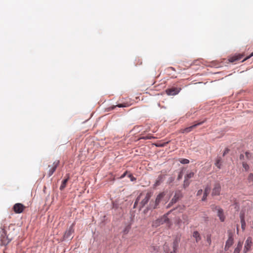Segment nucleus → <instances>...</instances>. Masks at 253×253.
<instances>
[{"label":"nucleus","mask_w":253,"mask_h":253,"mask_svg":"<svg viewBox=\"0 0 253 253\" xmlns=\"http://www.w3.org/2000/svg\"><path fill=\"white\" fill-rule=\"evenodd\" d=\"M168 214L169 212L153 221L152 224V226L156 228L161 225L163 224L164 223H166L167 226L169 228H170L172 225V223L170 221L168 217Z\"/></svg>","instance_id":"f257e3e1"},{"label":"nucleus","mask_w":253,"mask_h":253,"mask_svg":"<svg viewBox=\"0 0 253 253\" xmlns=\"http://www.w3.org/2000/svg\"><path fill=\"white\" fill-rule=\"evenodd\" d=\"M152 195V193L151 192H147L146 193L143 192L139 194L138 196H140V208H143L148 203Z\"/></svg>","instance_id":"f03ea898"},{"label":"nucleus","mask_w":253,"mask_h":253,"mask_svg":"<svg viewBox=\"0 0 253 253\" xmlns=\"http://www.w3.org/2000/svg\"><path fill=\"white\" fill-rule=\"evenodd\" d=\"M1 228V242L3 245H7L11 240V238L9 237V234H6V231L3 228Z\"/></svg>","instance_id":"7ed1b4c3"},{"label":"nucleus","mask_w":253,"mask_h":253,"mask_svg":"<svg viewBox=\"0 0 253 253\" xmlns=\"http://www.w3.org/2000/svg\"><path fill=\"white\" fill-rule=\"evenodd\" d=\"M178 246V241L176 239L172 243V250H170L168 244L164 245V250L165 253H176L175 251Z\"/></svg>","instance_id":"20e7f679"},{"label":"nucleus","mask_w":253,"mask_h":253,"mask_svg":"<svg viewBox=\"0 0 253 253\" xmlns=\"http://www.w3.org/2000/svg\"><path fill=\"white\" fill-rule=\"evenodd\" d=\"M206 120L205 119L204 121L198 122L190 126H189V127H186L184 128H181L180 130V132L182 133H187L188 132H190L191 131H192L193 129L196 128L198 126L203 124L204 122H206Z\"/></svg>","instance_id":"39448f33"},{"label":"nucleus","mask_w":253,"mask_h":253,"mask_svg":"<svg viewBox=\"0 0 253 253\" xmlns=\"http://www.w3.org/2000/svg\"><path fill=\"white\" fill-rule=\"evenodd\" d=\"M165 194L164 192L161 193L158 195L157 196L154 204L152 203V202L150 203V206L152 208L155 209L158 208V205L162 201V199L164 197Z\"/></svg>","instance_id":"423d86ee"},{"label":"nucleus","mask_w":253,"mask_h":253,"mask_svg":"<svg viewBox=\"0 0 253 253\" xmlns=\"http://www.w3.org/2000/svg\"><path fill=\"white\" fill-rule=\"evenodd\" d=\"M180 87H172L170 88H168L166 90V92L168 95H175L177 94L181 90Z\"/></svg>","instance_id":"0eeeda50"},{"label":"nucleus","mask_w":253,"mask_h":253,"mask_svg":"<svg viewBox=\"0 0 253 253\" xmlns=\"http://www.w3.org/2000/svg\"><path fill=\"white\" fill-rule=\"evenodd\" d=\"M59 163V161H55L51 165H49L48 168H49V169L48 172V177L51 176L54 172L55 171L56 168H57Z\"/></svg>","instance_id":"6e6552de"},{"label":"nucleus","mask_w":253,"mask_h":253,"mask_svg":"<svg viewBox=\"0 0 253 253\" xmlns=\"http://www.w3.org/2000/svg\"><path fill=\"white\" fill-rule=\"evenodd\" d=\"M25 208V206L23 204L21 203H16L14 205L13 210L15 213H20L23 211Z\"/></svg>","instance_id":"1a4fd4ad"},{"label":"nucleus","mask_w":253,"mask_h":253,"mask_svg":"<svg viewBox=\"0 0 253 253\" xmlns=\"http://www.w3.org/2000/svg\"><path fill=\"white\" fill-rule=\"evenodd\" d=\"M252 245V238L251 237H249L247 239L245 242L244 249L243 251L244 253H247L248 251H249L251 248Z\"/></svg>","instance_id":"9d476101"},{"label":"nucleus","mask_w":253,"mask_h":253,"mask_svg":"<svg viewBox=\"0 0 253 253\" xmlns=\"http://www.w3.org/2000/svg\"><path fill=\"white\" fill-rule=\"evenodd\" d=\"M234 243V238L233 235L231 233H229L228 235V239L226 242L224 250L225 251L228 250Z\"/></svg>","instance_id":"9b49d317"},{"label":"nucleus","mask_w":253,"mask_h":253,"mask_svg":"<svg viewBox=\"0 0 253 253\" xmlns=\"http://www.w3.org/2000/svg\"><path fill=\"white\" fill-rule=\"evenodd\" d=\"M221 190L220 184L219 183H216L214 185V187L212 191V195L218 196L220 194Z\"/></svg>","instance_id":"f8f14e48"},{"label":"nucleus","mask_w":253,"mask_h":253,"mask_svg":"<svg viewBox=\"0 0 253 253\" xmlns=\"http://www.w3.org/2000/svg\"><path fill=\"white\" fill-rule=\"evenodd\" d=\"M244 56V54H236L231 57H230L228 59L229 61L230 62H234L236 61H238L242 59V58Z\"/></svg>","instance_id":"ddd939ff"},{"label":"nucleus","mask_w":253,"mask_h":253,"mask_svg":"<svg viewBox=\"0 0 253 253\" xmlns=\"http://www.w3.org/2000/svg\"><path fill=\"white\" fill-rule=\"evenodd\" d=\"M73 224L65 232L64 235V238L65 239H68L70 238L72 234L74 233V229H73Z\"/></svg>","instance_id":"4468645a"},{"label":"nucleus","mask_w":253,"mask_h":253,"mask_svg":"<svg viewBox=\"0 0 253 253\" xmlns=\"http://www.w3.org/2000/svg\"><path fill=\"white\" fill-rule=\"evenodd\" d=\"M70 178L69 174L66 175V178L62 181L61 185L60 186V190H63L66 186L67 183Z\"/></svg>","instance_id":"2eb2a0df"},{"label":"nucleus","mask_w":253,"mask_h":253,"mask_svg":"<svg viewBox=\"0 0 253 253\" xmlns=\"http://www.w3.org/2000/svg\"><path fill=\"white\" fill-rule=\"evenodd\" d=\"M217 216L219 217L220 220L223 222L225 220V216L224 215L223 211L222 209H218L217 211Z\"/></svg>","instance_id":"dca6fc26"},{"label":"nucleus","mask_w":253,"mask_h":253,"mask_svg":"<svg viewBox=\"0 0 253 253\" xmlns=\"http://www.w3.org/2000/svg\"><path fill=\"white\" fill-rule=\"evenodd\" d=\"M243 242V241H239L236 247L234 249V251L233 253H240L241 249L242 248Z\"/></svg>","instance_id":"f3484780"},{"label":"nucleus","mask_w":253,"mask_h":253,"mask_svg":"<svg viewBox=\"0 0 253 253\" xmlns=\"http://www.w3.org/2000/svg\"><path fill=\"white\" fill-rule=\"evenodd\" d=\"M164 176L163 175H160L158 177V178L155 182V183L154 184V186H159L162 182V181L164 180Z\"/></svg>","instance_id":"a211bd4d"},{"label":"nucleus","mask_w":253,"mask_h":253,"mask_svg":"<svg viewBox=\"0 0 253 253\" xmlns=\"http://www.w3.org/2000/svg\"><path fill=\"white\" fill-rule=\"evenodd\" d=\"M247 183L249 186L253 185V173H250L247 178Z\"/></svg>","instance_id":"6ab92c4d"},{"label":"nucleus","mask_w":253,"mask_h":253,"mask_svg":"<svg viewBox=\"0 0 253 253\" xmlns=\"http://www.w3.org/2000/svg\"><path fill=\"white\" fill-rule=\"evenodd\" d=\"M240 219H241V228L242 230L244 231L246 228V222L244 219V215L243 214H240Z\"/></svg>","instance_id":"aec40b11"},{"label":"nucleus","mask_w":253,"mask_h":253,"mask_svg":"<svg viewBox=\"0 0 253 253\" xmlns=\"http://www.w3.org/2000/svg\"><path fill=\"white\" fill-rule=\"evenodd\" d=\"M193 237L195 239L196 242L197 243L199 242L201 239L199 233L197 231H195L193 232Z\"/></svg>","instance_id":"412c9836"},{"label":"nucleus","mask_w":253,"mask_h":253,"mask_svg":"<svg viewBox=\"0 0 253 253\" xmlns=\"http://www.w3.org/2000/svg\"><path fill=\"white\" fill-rule=\"evenodd\" d=\"M194 175V173L193 172H190L189 173H187L184 177L185 179H189L190 178L193 177Z\"/></svg>","instance_id":"4be33fe9"},{"label":"nucleus","mask_w":253,"mask_h":253,"mask_svg":"<svg viewBox=\"0 0 253 253\" xmlns=\"http://www.w3.org/2000/svg\"><path fill=\"white\" fill-rule=\"evenodd\" d=\"M128 106H129V105L127 104V103H122V104H119L118 105L114 106L112 107V108L114 109L117 106L118 107H128Z\"/></svg>","instance_id":"5701e85b"},{"label":"nucleus","mask_w":253,"mask_h":253,"mask_svg":"<svg viewBox=\"0 0 253 253\" xmlns=\"http://www.w3.org/2000/svg\"><path fill=\"white\" fill-rule=\"evenodd\" d=\"M190 183V182L188 179L184 178V183H183L184 188H185L187 187L189 185Z\"/></svg>","instance_id":"b1692460"},{"label":"nucleus","mask_w":253,"mask_h":253,"mask_svg":"<svg viewBox=\"0 0 253 253\" xmlns=\"http://www.w3.org/2000/svg\"><path fill=\"white\" fill-rule=\"evenodd\" d=\"M242 166L246 171H248L249 170V166L246 163L243 162Z\"/></svg>","instance_id":"393cba45"},{"label":"nucleus","mask_w":253,"mask_h":253,"mask_svg":"<svg viewBox=\"0 0 253 253\" xmlns=\"http://www.w3.org/2000/svg\"><path fill=\"white\" fill-rule=\"evenodd\" d=\"M211 209H212V210L213 211H218V209H220L221 208L215 205H212L211 206Z\"/></svg>","instance_id":"a878e982"},{"label":"nucleus","mask_w":253,"mask_h":253,"mask_svg":"<svg viewBox=\"0 0 253 253\" xmlns=\"http://www.w3.org/2000/svg\"><path fill=\"white\" fill-rule=\"evenodd\" d=\"M179 161L181 164H187L189 163V160L186 159H181Z\"/></svg>","instance_id":"bb28decb"},{"label":"nucleus","mask_w":253,"mask_h":253,"mask_svg":"<svg viewBox=\"0 0 253 253\" xmlns=\"http://www.w3.org/2000/svg\"><path fill=\"white\" fill-rule=\"evenodd\" d=\"M215 166L219 169L220 168V166H221V160L220 159H218L216 162H215Z\"/></svg>","instance_id":"cd10ccee"},{"label":"nucleus","mask_w":253,"mask_h":253,"mask_svg":"<svg viewBox=\"0 0 253 253\" xmlns=\"http://www.w3.org/2000/svg\"><path fill=\"white\" fill-rule=\"evenodd\" d=\"M140 200V196H138L134 202V206H133L134 208H135L136 207L138 203L139 202V201Z\"/></svg>","instance_id":"c85d7f7f"},{"label":"nucleus","mask_w":253,"mask_h":253,"mask_svg":"<svg viewBox=\"0 0 253 253\" xmlns=\"http://www.w3.org/2000/svg\"><path fill=\"white\" fill-rule=\"evenodd\" d=\"M210 190V188H209V187H207L205 189L204 194L208 195L209 194Z\"/></svg>","instance_id":"c756f323"},{"label":"nucleus","mask_w":253,"mask_h":253,"mask_svg":"<svg viewBox=\"0 0 253 253\" xmlns=\"http://www.w3.org/2000/svg\"><path fill=\"white\" fill-rule=\"evenodd\" d=\"M207 242L208 243L209 245L211 244V235H208L207 237Z\"/></svg>","instance_id":"7c9ffc66"},{"label":"nucleus","mask_w":253,"mask_h":253,"mask_svg":"<svg viewBox=\"0 0 253 253\" xmlns=\"http://www.w3.org/2000/svg\"><path fill=\"white\" fill-rule=\"evenodd\" d=\"M178 199V197H177L176 195L175 194L174 196V197L172 198L171 200V203H175Z\"/></svg>","instance_id":"2f4dec72"},{"label":"nucleus","mask_w":253,"mask_h":253,"mask_svg":"<svg viewBox=\"0 0 253 253\" xmlns=\"http://www.w3.org/2000/svg\"><path fill=\"white\" fill-rule=\"evenodd\" d=\"M245 156L247 159H250L251 157V154L249 152H246L245 153Z\"/></svg>","instance_id":"473e14b6"},{"label":"nucleus","mask_w":253,"mask_h":253,"mask_svg":"<svg viewBox=\"0 0 253 253\" xmlns=\"http://www.w3.org/2000/svg\"><path fill=\"white\" fill-rule=\"evenodd\" d=\"M253 56V52L249 56L246 57L243 61L242 62H244V61L250 58L251 57Z\"/></svg>","instance_id":"72a5a7b5"},{"label":"nucleus","mask_w":253,"mask_h":253,"mask_svg":"<svg viewBox=\"0 0 253 253\" xmlns=\"http://www.w3.org/2000/svg\"><path fill=\"white\" fill-rule=\"evenodd\" d=\"M182 176H183V175H182V172H180L179 174H178V177H177V179L178 180L181 179L182 178Z\"/></svg>","instance_id":"f704fd0d"},{"label":"nucleus","mask_w":253,"mask_h":253,"mask_svg":"<svg viewBox=\"0 0 253 253\" xmlns=\"http://www.w3.org/2000/svg\"><path fill=\"white\" fill-rule=\"evenodd\" d=\"M167 70L168 71H170V70L174 71H175V69H174L173 67H168V68H167Z\"/></svg>","instance_id":"c9c22d12"},{"label":"nucleus","mask_w":253,"mask_h":253,"mask_svg":"<svg viewBox=\"0 0 253 253\" xmlns=\"http://www.w3.org/2000/svg\"><path fill=\"white\" fill-rule=\"evenodd\" d=\"M168 142H167V143H168ZM166 143H163L162 144H158V145H156L157 146H158V147H164L166 145Z\"/></svg>","instance_id":"e433bc0d"},{"label":"nucleus","mask_w":253,"mask_h":253,"mask_svg":"<svg viewBox=\"0 0 253 253\" xmlns=\"http://www.w3.org/2000/svg\"><path fill=\"white\" fill-rule=\"evenodd\" d=\"M229 150L228 148H226L224 151L223 155V156L225 155L226 154H227L229 152Z\"/></svg>","instance_id":"4c0bfd02"},{"label":"nucleus","mask_w":253,"mask_h":253,"mask_svg":"<svg viewBox=\"0 0 253 253\" xmlns=\"http://www.w3.org/2000/svg\"><path fill=\"white\" fill-rule=\"evenodd\" d=\"M203 191L202 189L199 190L197 192V195H200L202 194Z\"/></svg>","instance_id":"58836bf2"},{"label":"nucleus","mask_w":253,"mask_h":253,"mask_svg":"<svg viewBox=\"0 0 253 253\" xmlns=\"http://www.w3.org/2000/svg\"><path fill=\"white\" fill-rule=\"evenodd\" d=\"M207 196H208L207 195L204 194V195H203L202 199V201H205L207 198Z\"/></svg>","instance_id":"ea45409f"},{"label":"nucleus","mask_w":253,"mask_h":253,"mask_svg":"<svg viewBox=\"0 0 253 253\" xmlns=\"http://www.w3.org/2000/svg\"><path fill=\"white\" fill-rule=\"evenodd\" d=\"M129 177L130 178L131 181H133L135 179V178L132 175V174H129Z\"/></svg>","instance_id":"a19ab883"},{"label":"nucleus","mask_w":253,"mask_h":253,"mask_svg":"<svg viewBox=\"0 0 253 253\" xmlns=\"http://www.w3.org/2000/svg\"><path fill=\"white\" fill-rule=\"evenodd\" d=\"M244 157H245V156L243 154H241L240 155V159L241 160H244Z\"/></svg>","instance_id":"79ce46f5"},{"label":"nucleus","mask_w":253,"mask_h":253,"mask_svg":"<svg viewBox=\"0 0 253 253\" xmlns=\"http://www.w3.org/2000/svg\"><path fill=\"white\" fill-rule=\"evenodd\" d=\"M126 172H126H126H125V173H124V174H123L121 176V178H124V177L126 176Z\"/></svg>","instance_id":"37998d69"},{"label":"nucleus","mask_w":253,"mask_h":253,"mask_svg":"<svg viewBox=\"0 0 253 253\" xmlns=\"http://www.w3.org/2000/svg\"><path fill=\"white\" fill-rule=\"evenodd\" d=\"M181 222V220L179 218L178 219H177V223L179 224L180 222Z\"/></svg>","instance_id":"c03bdc74"},{"label":"nucleus","mask_w":253,"mask_h":253,"mask_svg":"<svg viewBox=\"0 0 253 253\" xmlns=\"http://www.w3.org/2000/svg\"><path fill=\"white\" fill-rule=\"evenodd\" d=\"M143 139H151V137H143Z\"/></svg>","instance_id":"a18cd8bd"},{"label":"nucleus","mask_w":253,"mask_h":253,"mask_svg":"<svg viewBox=\"0 0 253 253\" xmlns=\"http://www.w3.org/2000/svg\"><path fill=\"white\" fill-rule=\"evenodd\" d=\"M237 232H238V227H237Z\"/></svg>","instance_id":"49530a36"}]
</instances>
